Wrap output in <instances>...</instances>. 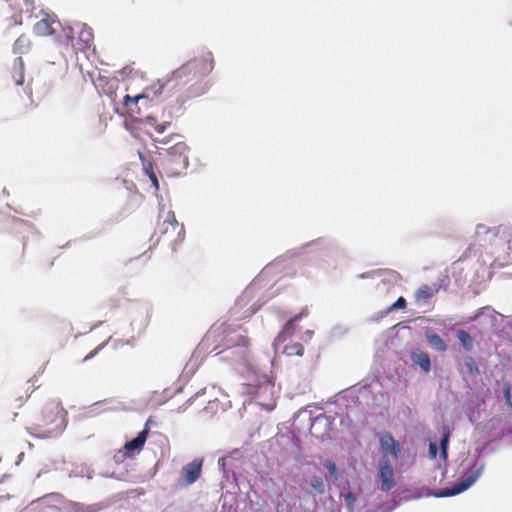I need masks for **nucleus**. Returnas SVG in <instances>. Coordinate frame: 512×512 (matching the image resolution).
Returning <instances> with one entry per match:
<instances>
[{
    "mask_svg": "<svg viewBox=\"0 0 512 512\" xmlns=\"http://www.w3.org/2000/svg\"><path fill=\"white\" fill-rule=\"evenodd\" d=\"M79 40L83 42V44H80L79 47H77L78 50H84L85 48H88L93 41L92 30L83 27L79 32Z\"/></svg>",
    "mask_w": 512,
    "mask_h": 512,
    "instance_id": "obj_21",
    "label": "nucleus"
},
{
    "mask_svg": "<svg viewBox=\"0 0 512 512\" xmlns=\"http://www.w3.org/2000/svg\"><path fill=\"white\" fill-rule=\"evenodd\" d=\"M325 467L330 472V474L335 475L337 473V467L333 461H326Z\"/></svg>",
    "mask_w": 512,
    "mask_h": 512,
    "instance_id": "obj_33",
    "label": "nucleus"
},
{
    "mask_svg": "<svg viewBox=\"0 0 512 512\" xmlns=\"http://www.w3.org/2000/svg\"><path fill=\"white\" fill-rule=\"evenodd\" d=\"M435 291L428 285L420 287L415 293V299L417 301L427 300L433 297Z\"/></svg>",
    "mask_w": 512,
    "mask_h": 512,
    "instance_id": "obj_25",
    "label": "nucleus"
},
{
    "mask_svg": "<svg viewBox=\"0 0 512 512\" xmlns=\"http://www.w3.org/2000/svg\"><path fill=\"white\" fill-rule=\"evenodd\" d=\"M60 26L61 24L55 16L46 14L44 18L34 24L33 32L37 36L46 37L53 35Z\"/></svg>",
    "mask_w": 512,
    "mask_h": 512,
    "instance_id": "obj_7",
    "label": "nucleus"
},
{
    "mask_svg": "<svg viewBox=\"0 0 512 512\" xmlns=\"http://www.w3.org/2000/svg\"><path fill=\"white\" fill-rule=\"evenodd\" d=\"M480 476V470H475L465 477V479L459 483H456L451 488H447L439 493V496L448 497L457 495L470 486H472Z\"/></svg>",
    "mask_w": 512,
    "mask_h": 512,
    "instance_id": "obj_10",
    "label": "nucleus"
},
{
    "mask_svg": "<svg viewBox=\"0 0 512 512\" xmlns=\"http://www.w3.org/2000/svg\"><path fill=\"white\" fill-rule=\"evenodd\" d=\"M64 32H65V39L62 41V44L67 47L74 46L72 28L68 27L67 29H64Z\"/></svg>",
    "mask_w": 512,
    "mask_h": 512,
    "instance_id": "obj_30",
    "label": "nucleus"
},
{
    "mask_svg": "<svg viewBox=\"0 0 512 512\" xmlns=\"http://www.w3.org/2000/svg\"><path fill=\"white\" fill-rule=\"evenodd\" d=\"M465 366L470 375L476 376L479 374V368L473 357L467 356L464 360Z\"/></svg>",
    "mask_w": 512,
    "mask_h": 512,
    "instance_id": "obj_26",
    "label": "nucleus"
},
{
    "mask_svg": "<svg viewBox=\"0 0 512 512\" xmlns=\"http://www.w3.org/2000/svg\"><path fill=\"white\" fill-rule=\"evenodd\" d=\"M148 437V427L146 426L138 435L124 445L126 452L141 451Z\"/></svg>",
    "mask_w": 512,
    "mask_h": 512,
    "instance_id": "obj_14",
    "label": "nucleus"
},
{
    "mask_svg": "<svg viewBox=\"0 0 512 512\" xmlns=\"http://www.w3.org/2000/svg\"><path fill=\"white\" fill-rule=\"evenodd\" d=\"M412 360L415 364L419 365L422 370L429 372L431 369V360L429 355L423 351H416L412 354Z\"/></svg>",
    "mask_w": 512,
    "mask_h": 512,
    "instance_id": "obj_18",
    "label": "nucleus"
},
{
    "mask_svg": "<svg viewBox=\"0 0 512 512\" xmlns=\"http://www.w3.org/2000/svg\"><path fill=\"white\" fill-rule=\"evenodd\" d=\"M379 477L382 491L388 492L395 486L393 468L385 457L379 462Z\"/></svg>",
    "mask_w": 512,
    "mask_h": 512,
    "instance_id": "obj_9",
    "label": "nucleus"
},
{
    "mask_svg": "<svg viewBox=\"0 0 512 512\" xmlns=\"http://www.w3.org/2000/svg\"><path fill=\"white\" fill-rule=\"evenodd\" d=\"M212 69V64L207 59H193L182 65L177 70L173 71V80H182L183 78L192 75V79H198L199 76L206 74Z\"/></svg>",
    "mask_w": 512,
    "mask_h": 512,
    "instance_id": "obj_4",
    "label": "nucleus"
},
{
    "mask_svg": "<svg viewBox=\"0 0 512 512\" xmlns=\"http://www.w3.org/2000/svg\"><path fill=\"white\" fill-rule=\"evenodd\" d=\"M282 353L286 356H302L304 354V347L301 343L295 342L284 346Z\"/></svg>",
    "mask_w": 512,
    "mask_h": 512,
    "instance_id": "obj_20",
    "label": "nucleus"
},
{
    "mask_svg": "<svg viewBox=\"0 0 512 512\" xmlns=\"http://www.w3.org/2000/svg\"><path fill=\"white\" fill-rule=\"evenodd\" d=\"M202 465V459H195L192 462L184 465L180 473V484L188 486L195 483L201 476Z\"/></svg>",
    "mask_w": 512,
    "mask_h": 512,
    "instance_id": "obj_6",
    "label": "nucleus"
},
{
    "mask_svg": "<svg viewBox=\"0 0 512 512\" xmlns=\"http://www.w3.org/2000/svg\"><path fill=\"white\" fill-rule=\"evenodd\" d=\"M344 500L346 506L349 508V510L352 511L357 500L355 494L353 492H347L346 494H344Z\"/></svg>",
    "mask_w": 512,
    "mask_h": 512,
    "instance_id": "obj_29",
    "label": "nucleus"
},
{
    "mask_svg": "<svg viewBox=\"0 0 512 512\" xmlns=\"http://www.w3.org/2000/svg\"><path fill=\"white\" fill-rule=\"evenodd\" d=\"M392 307L397 309H403L406 307V300L403 297H399Z\"/></svg>",
    "mask_w": 512,
    "mask_h": 512,
    "instance_id": "obj_34",
    "label": "nucleus"
},
{
    "mask_svg": "<svg viewBox=\"0 0 512 512\" xmlns=\"http://www.w3.org/2000/svg\"><path fill=\"white\" fill-rule=\"evenodd\" d=\"M310 485L311 487L319 494L324 493L325 485L324 481L319 476H314L310 479Z\"/></svg>",
    "mask_w": 512,
    "mask_h": 512,
    "instance_id": "obj_27",
    "label": "nucleus"
},
{
    "mask_svg": "<svg viewBox=\"0 0 512 512\" xmlns=\"http://www.w3.org/2000/svg\"><path fill=\"white\" fill-rule=\"evenodd\" d=\"M16 394H17L16 392H15V393H13V394L11 395V398H13L16 402H18V403H17V406H21V405L24 403V401H26V400L28 399V397H29V395H28L27 393H25V395H24V396H19V397L17 398V397H16Z\"/></svg>",
    "mask_w": 512,
    "mask_h": 512,
    "instance_id": "obj_32",
    "label": "nucleus"
},
{
    "mask_svg": "<svg viewBox=\"0 0 512 512\" xmlns=\"http://www.w3.org/2000/svg\"><path fill=\"white\" fill-rule=\"evenodd\" d=\"M379 442L381 450L385 455L398 457L401 451L400 445L389 432L383 433L379 438Z\"/></svg>",
    "mask_w": 512,
    "mask_h": 512,
    "instance_id": "obj_11",
    "label": "nucleus"
},
{
    "mask_svg": "<svg viewBox=\"0 0 512 512\" xmlns=\"http://www.w3.org/2000/svg\"><path fill=\"white\" fill-rule=\"evenodd\" d=\"M443 436L440 441V449H441V456L444 460L447 458V448L449 443V437H450V430L447 426H443L442 428Z\"/></svg>",
    "mask_w": 512,
    "mask_h": 512,
    "instance_id": "obj_24",
    "label": "nucleus"
},
{
    "mask_svg": "<svg viewBox=\"0 0 512 512\" xmlns=\"http://www.w3.org/2000/svg\"><path fill=\"white\" fill-rule=\"evenodd\" d=\"M457 338L463 345V347L470 351L473 348V338L470 336V334L465 330H458L457 331Z\"/></svg>",
    "mask_w": 512,
    "mask_h": 512,
    "instance_id": "obj_23",
    "label": "nucleus"
},
{
    "mask_svg": "<svg viewBox=\"0 0 512 512\" xmlns=\"http://www.w3.org/2000/svg\"><path fill=\"white\" fill-rule=\"evenodd\" d=\"M511 385L506 383L503 388V394L505 398L506 405L512 409V394H511Z\"/></svg>",
    "mask_w": 512,
    "mask_h": 512,
    "instance_id": "obj_28",
    "label": "nucleus"
},
{
    "mask_svg": "<svg viewBox=\"0 0 512 512\" xmlns=\"http://www.w3.org/2000/svg\"><path fill=\"white\" fill-rule=\"evenodd\" d=\"M33 47L31 39L26 34H21L13 43V53L19 55L28 54Z\"/></svg>",
    "mask_w": 512,
    "mask_h": 512,
    "instance_id": "obj_13",
    "label": "nucleus"
},
{
    "mask_svg": "<svg viewBox=\"0 0 512 512\" xmlns=\"http://www.w3.org/2000/svg\"><path fill=\"white\" fill-rule=\"evenodd\" d=\"M147 127H151L157 134H163L172 125V116L169 115L168 119H159L157 116L149 115L143 118Z\"/></svg>",
    "mask_w": 512,
    "mask_h": 512,
    "instance_id": "obj_12",
    "label": "nucleus"
},
{
    "mask_svg": "<svg viewBox=\"0 0 512 512\" xmlns=\"http://www.w3.org/2000/svg\"><path fill=\"white\" fill-rule=\"evenodd\" d=\"M155 235L158 240L161 238H167L170 242H176L183 240L184 238V226L180 224L172 210L166 212L162 211L159 214V220L155 228Z\"/></svg>",
    "mask_w": 512,
    "mask_h": 512,
    "instance_id": "obj_3",
    "label": "nucleus"
},
{
    "mask_svg": "<svg viewBox=\"0 0 512 512\" xmlns=\"http://www.w3.org/2000/svg\"><path fill=\"white\" fill-rule=\"evenodd\" d=\"M67 412L58 401L46 403L34 419L30 433L40 438L56 437L67 424Z\"/></svg>",
    "mask_w": 512,
    "mask_h": 512,
    "instance_id": "obj_1",
    "label": "nucleus"
},
{
    "mask_svg": "<svg viewBox=\"0 0 512 512\" xmlns=\"http://www.w3.org/2000/svg\"><path fill=\"white\" fill-rule=\"evenodd\" d=\"M139 155H140V159L142 161V166H143V170H144L145 174L151 180L153 187H155V189H158L159 183H158L157 176L154 172L152 162L148 161L141 153Z\"/></svg>",
    "mask_w": 512,
    "mask_h": 512,
    "instance_id": "obj_19",
    "label": "nucleus"
},
{
    "mask_svg": "<svg viewBox=\"0 0 512 512\" xmlns=\"http://www.w3.org/2000/svg\"><path fill=\"white\" fill-rule=\"evenodd\" d=\"M429 455L431 458H436L437 455V444L435 442H430L429 444Z\"/></svg>",
    "mask_w": 512,
    "mask_h": 512,
    "instance_id": "obj_35",
    "label": "nucleus"
},
{
    "mask_svg": "<svg viewBox=\"0 0 512 512\" xmlns=\"http://www.w3.org/2000/svg\"><path fill=\"white\" fill-rule=\"evenodd\" d=\"M202 344L206 346L207 349H210V352H214L218 355L235 346L247 348L250 344V340L248 337L242 335L234 337L230 333H227L225 328L219 327L209 330Z\"/></svg>",
    "mask_w": 512,
    "mask_h": 512,
    "instance_id": "obj_2",
    "label": "nucleus"
},
{
    "mask_svg": "<svg viewBox=\"0 0 512 512\" xmlns=\"http://www.w3.org/2000/svg\"><path fill=\"white\" fill-rule=\"evenodd\" d=\"M107 342H102L101 344H99L95 349H93L91 352H89L83 359V361H88L89 359L93 358L94 356H96L99 351H101L105 345H106Z\"/></svg>",
    "mask_w": 512,
    "mask_h": 512,
    "instance_id": "obj_31",
    "label": "nucleus"
},
{
    "mask_svg": "<svg viewBox=\"0 0 512 512\" xmlns=\"http://www.w3.org/2000/svg\"><path fill=\"white\" fill-rule=\"evenodd\" d=\"M35 1H36V0H24L25 4H26L27 6H30L32 10L34 9Z\"/></svg>",
    "mask_w": 512,
    "mask_h": 512,
    "instance_id": "obj_37",
    "label": "nucleus"
},
{
    "mask_svg": "<svg viewBox=\"0 0 512 512\" xmlns=\"http://www.w3.org/2000/svg\"><path fill=\"white\" fill-rule=\"evenodd\" d=\"M124 127L133 137L141 138V132L146 128L143 118L131 117L124 121Z\"/></svg>",
    "mask_w": 512,
    "mask_h": 512,
    "instance_id": "obj_15",
    "label": "nucleus"
},
{
    "mask_svg": "<svg viewBox=\"0 0 512 512\" xmlns=\"http://www.w3.org/2000/svg\"><path fill=\"white\" fill-rule=\"evenodd\" d=\"M307 310H303L293 318H291L284 325L282 330L278 333L276 338L274 339V347L277 348L280 344L284 343L289 337H291L297 329V323L304 317L307 316Z\"/></svg>",
    "mask_w": 512,
    "mask_h": 512,
    "instance_id": "obj_8",
    "label": "nucleus"
},
{
    "mask_svg": "<svg viewBox=\"0 0 512 512\" xmlns=\"http://www.w3.org/2000/svg\"><path fill=\"white\" fill-rule=\"evenodd\" d=\"M12 78L16 85H22L25 79V64L22 57H17L12 65Z\"/></svg>",
    "mask_w": 512,
    "mask_h": 512,
    "instance_id": "obj_16",
    "label": "nucleus"
},
{
    "mask_svg": "<svg viewBox=\"0 0 512 512\" xmlns=\"http://www.w3.org/2000/svg\"><path fill=\"white\" fill-rule=\"evenodd\" d=\"M507 250H508V252H507L508 256L512 260V230H511V233L509 234V238L507 241Z\"/></svg>",
    "mask_w": 512,
    "mask_h": 512,
    "instance_id": "obj_36",
    "label": "nucleus"
},
{
    "mask_svg": "<svg viewBox=\"0 0 512 512\" xmlns=\"http://www.w3.org/2000/svg\"><path fill=\"white\" fill-rule=\"evenodd\" d=\"M145 98L143 94L136 95L134 97L129 96L128 94L123 97V106L126 112L133 117L134 114H139L140 110L138 108V102L140 99Z\"/></svg>",
    "mask_w": 512,
    "mask_h": 512,
    "instance_id": "obj_17",
    "label": "nucleus"
},
{
    "mask_svg": "<svg viewBox=\"0 0 512 512\" xmlns=\"http://www.w3.org/2000/svg\"><path fill=\"white\" fill-rule=\"evenodd\" d=\"M428 342L440 352H444L447 349V345L444 340L436 333H429L426 335Z\"/></svg>",
    "mask_w": 512,
    "mask_h": 512,
    "instance_id": "obj_22",
    "label": "nucleus"
},
{
    "mask_svg": "<svg viewBox=\"0 0 512 512\" xmlns=\"http://www.w3.org/2000/svg\"><path fill=\"white\" fill-rule=\"evenodd\" d=\"M188 152L189 147L184 141L175 143L167 150V164L172 166L176 173H179L180 170L186 169L189 164Z\"/></svg>",
    "mask_w": 512,
    "mask_h": 512,
    "instance_id": "obj_5",
    "label": "nucleus"
}]
</instances>
